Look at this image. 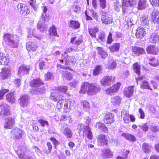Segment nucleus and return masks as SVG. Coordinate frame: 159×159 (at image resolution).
I'll use <instances>...</instances> for the list:
<instances>
[{
	"instance_id": "1",
	"label": "nucleus",
	"mask_w": 159,
	"mask_h": 159,
	"mask_svg": "<svg viewBox=\"0 0 159 159\" xmlns=\"http://www.w3.org/2000/svg\"><path fill=\"white\" fill-rule=\"evenodd\" d=\"M101 89L100 87H98L95 83L85 82L81 83L79 93L85 94L86 93L88 95L92 96L99 92Z\"/></svg>"
},
{
	"instance_id": "2",
	"label": "nucleus",
	"mask_w": 159,
	"mask_h": 159,
	"mask_svg": "<svg viewBox=\"0 0 159 159\" xmlns=\"http://www.w3.org/2000/svg\"><path fill=\"white\" fill-rule=\"evenodd\" d=\"M44 84L40 78L34 79L29 82V85L31 88L30 90V93L34 94H42L45 91V86L41 87H39V86Z\"/></svg>"
},
{
	"instance_id": "3",
	"label": "nucleus",
	"mask_w": 159,
	"mask_h": 159,
	"mask_svg": "<svg viewBox=\"0 0 159 159\" xmlns=\"http://www.w3.org/2000/svg\"><path fill=\"white\" fill-rule=\"evenodd\" d=\"M68 87L65 85L58 86L51 93L50 98L52 100L57 102L63 97V94L66 93Z\"/></svg>"
},
{
	"instance_id": "4",
	"label": "nucleus",
	"mask_w": 159,
	"mask_h": 159,
	"mask_svg": "<svg viewBox=\"0 0 159 159\" xmlns=\"http://www.w3.org/2000/svg\"><path fill=\"white\" fill-rule=\"evenodd\" d=\"M57 66L58 69H63L62 70L61 69L59 71L63 78H65L69 80H72L73 77V75L67 70H73L70 67L67 66H63V65L59 63L57 64Z\"/></svg>"
},
{
	"instance_id": "5",
	"label": "nucleus",
	"mask_w": 159,
	"mask_h": 159,
	"mask_svg": "<svg viewBox=\"0 0 159 159\" xmlns=\"http://www.w3.org/2000/svg\"><path fill=\"white\" fill-rule=\"evenodd\" d=\"M78 126L80 131H82L84 135H85L89 140H91L93 139V135L90 127L84 125L83 124H79Z\"/></svg>"
},
{
	"instance_id": "6",
	"label": "nucleus",
	"mask_w": 159,
	"mask_h": 159,
	"mask_svg": "<svg viewBox=\"0 0 159 159\" xmlns=\"http://www.w3.org/2000/svg\"><path fill=\"white\" fill-rule=\"evenodd\" d=\"M109 137L103 134H100L96 137L97 145L99 147L107 146L109 144Z\"/></svg>"
},
{
	"instance_id": "7",
	"label": "nucleus",
	"mask_w": 159,
	"mask_h": 159,
	"mask_svg": "<svg viewBox=\"0 0 159 159\" xmlns=\"http://www.w3.org/2000/svg\"><path fill=\"white\" fill-rule=\"evenodd\" d=\"M24 133V130L17 127L14 128L10 131L11 138L15 140H18L21 139Z\"/></svg>"
},
{
	"instance_id": "8",
	"label": "nucleus",
	"mask_w": 159,
	"mask_h": 159,
	"mask_svg": "<svg viewBox=\"0 0 159 159\" xmlns=\"http://www.w3.org/2000/svg\"><path fill=\"white\" fill-rule=\"evenodd\" d=\"M121 85V84L120 82H117L107 89L105 92L107 95L112 96L118 92Z\"/></svg>"
},
{
	"instance_id": "9",
	"label": "nucleus",
	"mask_w": 159,
	"mask_h": 159,
	"mask_svg": "<svg viewBox=\"0 0 159 159\" xmlns=\"http://www.w3.org/2000/svg\"><path fill=\"white\" fill-rule=\"evenodd\" d=\"M103 121L105 124L111 125L115 121L114 115L112 113L106 112L103 113Z\"/></svg>"
},
{
	"instance_id": "10",
	"label": "nucleus",
	"mask_w": 159,
	"mask_h": 159,
	"mask_svg": "<svg viewBox=\"0 0 159 159\" xmlns=\"http://www.w3.org/2000/svg\"><path fill=\"white\" fill-rule=\"evenodd\" d=\"M31 70V68L29 66L22 65L19 67L17 74L19 76L28 75Z\"/></svg>"
},
{
	"instance_id": "11",
	"label": "nucleus",
	"mask_w": 159,
	"mask_h": 159,
	"mask_svg": "<svg viewBox=\"0 0 159 159\" xmlns=\"http://www.w3.org/2000/svg\"><path fill=\"white\" fill-rule=\"evenodd\" d=\"M10 106L6 104L2 103L0 105V116L5 117L11 114Z\"/></svg>"
},
{
	"instance_id": "12",
	"label": "nucleus",
	"mask_w": 159,
	"mask_h": 159,
	"mask_svg": "<svg viewBox=\"0 0 159 159\" xmlns=\"http://www.w3.org/2000/svg\"><path fill=\"white\" fill-rule=\"evenodd\" d=\"M11 69L7 67H2L0 72V78L2 80H5L11 77Z\"/></svg>"
},
{
	"instance_id": "13",
	"label": "nucleus",
	"mask_w": 159,
	"mask_h": 159,
	"mask_svg": "<svg viewBox=\"0 0 159 159\" xmlns=\"http://www.w3.org/2000/svg\"><path fill=\"white\" fill-rule=\"evenodd\" d=\"M115 76L112 75H106L100 80L101 84L103 86H109L115 82Z\"/></svg>"
},
{
	"instance_id": "14",
	"label": "nucleus",
	"mask_w": 159,
	"mask_h": 159,
	"mask_svg": "<svg viewBox=\"0 0 159 159\" xmlns=\"http://www.w3.org/2000/svg\"><path fill=\"white\" fill-rule=\"evenodd\" d=\"M3 124L5 129H11L15 126L16 123L15 118L12 117H9L5 118Z\"/></svg>"
},
{
	"instance_id": "15",
	"label": "nucleus",
	"mask_w": 159,
	"mask_h": 159,
	"mask_svg": "<svg viewBox=\"0 0 159 159\" xmlns=\"http://www.w3.org/2000/svg\"><path fill=\"white\" fill-rule=\"evenodd\" d=\"M145 30L142 27H139L131 31V36L134 38L141 39L145 33Z\"/></svg>"
},
{
	"instance_id": "16",
	"label": "nucleus",
	"mask_w": 159,
	"mask_h": 159,
	"mask_svg": "<svg viewBox=\"0 0 159 159\" xmlns=\"http://www.w3.org/2000/svg\"><path fill=\"white\" fill-rule=\"evenodd\" d=\"M64 111L66 113L70 111L68 107V102L66 99H62L61 100L60 102H58L57 105V107L58 109L59 110L63 107Z\"/></svg>"
},
{
	"instance_id": "17",
	"label": "nucleus",
	"mask_w": 159,
	"mask_h": 159,
	"mask_svg": "<svg viewBox=\"0 0 159 159\" xmlns=\"http://www.w3.org/2000/svg\"><path fill=\"white\" fill-rule=\"evenodd\" d=\"M85 13L86 16V19L87 20H93V18L91 17V16L95 19L97 20L98 19V15L97 13L93 10L90 9L88 10V11L86 10Z\"/></svg>"
},
{
	"instance_id": "18",
	"label": "nucleus",
	"mask_w": 159,
	"mask_h": 159,
	"mask_svg": "<svg viewBox=\"0 0 159 159\" xmlns=\"http://www.w3.org/2000/svg\"><path fill=\"white\" fill-rule=\"evenodd\" d=\"M26 48L27 50L29 52L36 51L38 48L37 44L34 41H28L26 43Z\"/></svg>"
},
{
	"instance_id": "19",
	"label": "nucleus",
	"mask_w": 159,
	"mask_h": 159,
	"mask_svg": "<svg viewBox=\"0 0 159 159\" xmlns=\"http://www.w3.org/2000/svg\"><path fill=\"white\" fill-rule=\"evenodd\" d=\"M29 99V96L26 94L21 96L18 100L20 106L23 107L27 106Z\"/></svg>"
},
{
	"instance_id": "20",
	"label": "nucleus",
	"mask_w": 159,
	"mask_h": 159,
	"mask_svg": "<svg viewBox=\"0 0 159 159\" xmlns=\"http://www.w3.org/2000/svg\"><path fill=\"white\" fill-rule=\"evenodd\" d=\"M10 60L5 54L0 52V65L7 66L9 65Z\"/></svg>"
},
{
	"instance_id": "21",
	"label": "nucleus",
	"mask_w": 159,
	"mask_h": 159,
	"mask_svg": "<svg viewBox=\"0 0 159 159\" xmlns=\"http://www.w3.org/2000/svg\"><path fill=\"white\" fill-rule=\"evenodd\" d=\"M104 123L98 122L96 123V127L100 131L104 133H107L108 132V129Z\"/></svg>"
},
{
	"instance_id": "22",
	"label": "nucleus",
	"mask_w": 159,
	"mask_h": 159,
	"mask_svg": "<svg viewBox=\"0 0 159 159\" xmlns=\"http://www.w3.org/2000/svg\"><path fill=\"white\" fill-rule=\"evenodd\" d=\"M140 21L142 26H145V27L147 29L149 28V20L147 15L144 14L142 15L140 18Z\"/></svg>"
},
{
	"instance_id": "23",
	"label": "nucleus",
	"mask_w": 159,
	"mask_h": 159,
	"mask_svg": "<svg viewBox=\"0 0 159 159\" xmlns=\"http://www.w3.org/2000/svg\"><path fill=\"white\" fill-rule=\"evenodd\" d=\"M101 20L103 24L109 25L112 23L113 19L107 15H102L101 17Z\"/></svg>"
},
{
	"instance_id": "24",
	"label": "nucleus",
	"mask_w": 159,
	"mask_h": 159,
	"mask_svg": "<svg viewBox=\"0 0 159 159\" xmlns=\"http://www.w3.org/2000/svg\"><path fill=\"white\" fill-rule=\"evenodd\" d=\"M102 156L104 159L111 158L113 156V154L111 150L108 148L103 149L102 151Z\"/></svg>"
},
{
	"instance_id": "25",
	"label": "nucleus",
	"mask_w": 159,
	"mask_h": 159,
	"mask_svg": "<svg viewBox=\"0 0 159 159\" xmlns=\"http://www.w3.org/2000/svg\"><path fill=\"white\" fill-rule=\"evenodd\" d=\"M88 32L92 38H96V33L99 31V29L96 26L91 27L88 29Z\"/></svg>"
},
{
	"instance_id": "26",
	"label": "nucleus",
	"mask_w": 159,
	"mask_h": 159,
	"mask_svg": "<svg viewBox=\"0 0 159 159\" xmlns=\"http://www.w3.org/2000/svg\"><path fill=\"white\" fill-rule=\"evenodd\" d=\"M151 19L153 23L156 24L157 26H159V15L157 12L153 11L152 13Z\"/></svg>"
},
{
	"instance_id": "27",
	"label": "nucleus",
	"mask_w": 159,
	"mask_h": 159,
	"mask_svg": "<svg viewBox=\"0 0 159 159\" xmlns=\"http://www.w3.org/2000/svg\"><path fill=\"white\" fill-rule=\"evenodd\" d=\"M22 148L20 147L16 151V153L18 155V157L20 159H30V157L26 155L23 152Z\"/></svg>"
},
{
	"instance_id": "28",
	"label": "nucleus",
	"mask_w": 159,
	"mask_h": 159,
	"mask_svg": "<svg viewBox=\"0 0 159 159\" xmlns=\"http://www.w3.org/2000/svg\"><path fill=\"white\" fill-rule=\"evenodd\" d=\"M68 27L71 29L76 30L80 27V24L78 21L71 20L69 22Z\"/></svg>"
},
{
	"instance_id": "29",
	"label": "nucleus",
	"mask_w": 159,
	"mask_h": 159,
	"mask_svg": "<svg viewBox=\"0 0 159 159\" xmlns=\"http://www.w3.org/2000/svg\"><path fill=\"white\" fill-rule=\"evenodd\" d=\"M96 49L98 51V54L99 55L101 58L105 59L108 56V54L101 47H97Z\"/></svg>"
},
{
	"instance_id": "30",
	"label": "nucleus",
	"mask_w": 159,
	"mask_h": 159,
	"mask_svg": "<svg viewBox=\"0 0 159 159\" xmlns=\"http://www.w3.org/2000/svg\"><path fill=\"white\" fill-rule=\"evenodd\" d=\"M146 50L149 54H157L158 52L157 48L154 45H149L147 48Z\"/></svg>"
},
{
	"instance_id": "31",
	"label": "nucleus",
	"mask_w": 159,
	"mask_h": 159,
	"mask_svg": "<svg viewBox=\"0 0 159 159\" xmlns=\"http://www.w3.org/2000/svg\"><path fill=\"white\" fill-rule=\"evenodd\" d=\"M48 34L50 36H56L59 37L58 34L57 29L54 25H52L48 30Z\"/></svg>"
},
{
	"instance_id": "32",
	"label": "nucleus",
	"mask_w": 159,
	"mask_h": 159,
	"mask_svg": "<svg viewBox=\"0 0 159 159\" xmlns=\"http://www.w3.org/2000/svg\"><path fill=\"white\" fill-rule=\"evenodd\" d=\"M121 101V98L118 96H115L111 99V103L114 106H117L120 104Z\"/></svg>"
},
{
	"instance_id": "33",
	"label": "nucleus",
	"mask_w": 159,
	"mask_h": 159,
	"mask_svg": "<svg viewBox=\"0 0 159 159\" xmlns=\"http://www.w3.org/2000/svg\"><path fill=\"white\" fill-rule=\"evenodd\" d=\"M132 51L134 56H139L145 53V50L143 48H140L134 47L133 48Z\"/></svg>"
},
{
	"instance_id": "34",
	"label": "nucleus",
	"mask_w": 159,
	"mask_h": 159,
	"mask_svg": "<svg viewBox=\"0 0 159 159\" xmlns=\"http://www.w3.org/2000/svg\"><path fill=\"white\" fill-rule=\"evenodd\" d=\"M120 47V44L119 43H116L110 46L108 48L111 52H114L119 51Z\"/></svg>"
},
{
	"instance_id": "35",
	"label": "nucleus",
	"mask_w": 159,
	"mask_h": 159,
	"mask_svg": "<svg viewBox=\"0 0 159 159\" xmlns=\"http://www.w3.org/2000/svg\"><path fill=\"white\" fill-rule=\"evenodd\" d=\"M6 100L11 103H13L15 102V98L14 94L12 92H9L7 93L6 95Z\"/></svg>"
},
{
	"instance_id": "36",
	"label": "nucleus",
	"mask_w": 159,
	"mask_h": 159,
	"mask_svg": "<svg viewBox=\"0 0 159 159\" xmlns=\"http://www.w3.org/2000/svg\"><path fill=\"white\" fill-rule=\"evenodd\" d=\"M149 41L152 43H156L159 41V35L157 33H152L150 38Z\"/></svg>"
},
{
	"instance_id": "37",
	"label": "nucleus",
	"mask_w": 159,
	"mask_h": 159,
	"mask_svg": "<svg viewBox=\"0 0 159 159\" xmlns=\"http://www.w3.org/2000/svg\"><path fill=\"white\" fill-rule=\"evenodd\" d=\"M102 70V68L101 65H97L93 70V75L95 76L99 75Z\"/></svg>"
},
{
	"instance_id": "38",
	"label": "nucleus",
	"mask_w": 159,
	"mask_h": 159,
	"mask_svg": "<svg viewBox=\"0 0 159 159\" xmlns=\"http://www.w3.org/2000/svg\"><path fill=\"white\" fill-rule=\"evenodd\" d=\"M142 148L143 149L145 153H147L151 152V146L148 143H143Z\"/></svg>"
},
{
	"instance_id": "39",
	"label": "nucleus",
	"mask_w": 159,
	"mask_h": 159,
	"mask_svg": "<svg viewBox=\"0 0 159 159\" xmlns=\"http://www.w3.org/2000/svg\"><path fill=\"white\" fill-rule=\"evenodd\" d=\"M63 133L65 136L68 138H71L73 134V133L71 129L67 128L64 129Z\"/></svg>"
},
{
	"instance_id": "40",
	"label": "nucleus",
	"mask_w": 159,
	"mask_h": 159,
	"mask_svg": "<svg viewBox=\"0 0 159 159\" xmlns=\"http://www.w3.org/2000/svg\"><path fill=\"white\" fill-rule=\"evenodd\" d=\"M146 2L145 0H140L138 4L137 8L139 10H143L145 8Z\"/></svg>"
},
{
	"instance_id": "41",
	"label": "nucleus",
	"mask_w": 159,
	"mask_h": 159,
	"mask_svg": "<svg viewBox=\"0 0 159 159\" xmlns=\"http://www.w3.org/2000/svg\"><path fill=\"white\" fill-rule=\"evenodd\" d=\"M149 63L151 66L154 67H156L159 65L158 60L153 57L149 58Z\"/></svg>"
},
{
	"instance_id": "42",
	"label": "nucleus",
	"mask_w": 159,
	"mask_h": 159,
	"mask_svg": "<svg viewBox=\"0 0 159 159\" xmlns=\"http://www.w3.org/2000/svg\"><path fill=\"white\" fill-rule=\"evenodd\" d=\"M105 34L103 32H102L99 34L98 38H96V40L99 42H102L105 40Z\"/></svg>"
},
{
	"instance_id": "43",
	"label": "nucleus",
	"mask_w": 159,
	"mask_h": 159,
	"mask_svg": "<svg viewBox=\"0 0 159 159\" xmlns=\"http://www.w3.org/2000/svg\"><path fill=\"white\" fill-rule=\"evenodd\" d=\"M46 145L48 147V149H46L44 151V152L46 154H50L52 150V146L51 143L50 142H47Z\"/></svg>"
},
{
	"instance_id": "44",
	"label": "nucleus",
	"mask_w": 159,
	"mask_h": 159,
	"mask_svg": "<svg viewBox=\"0 0 159 159\" xmlns=\"http://www.w3.org/2000/svg\"><path fill=\"white\" fill-rule=\"evenodd\" d=\"M129 3V0H123L122 3V8L123 11L125 13L127 10L128 7V4Z\"/></svg>"
},
{
	"instance_id": "45",
	"label": "nucleus",
	"mask_w": 159,
	"mask_h": 159,
	"mask_svg": "<svg viewBox=\"0 0 159 159\" xmlns=\"http://www.w3.org/2000/svg\"><path fill=\"white\" fill-rule=\"evenodd\" d=\"M9 91V90L7 89H0V100H2L5 95Z\"/></svg>"
},
{
	"instance_id": "46",
	"label": "nucleus",
	"mask_w": 159,
	"mask_h": 159,
	"mask_svg": "<svg viewBox=\"0 0 159 159\" xmlns=\"http://www.w3.org/2000/svg\"><path fill=\"white\" fill-rule=\"evenodd\" d=\"M133 68L134 72H135L139 75H140V68L137 63H134L133 65Z\"/></svg>"
},
{
	"instance_id": "47",
	"label": "nucleus",
	"mask_w": 159,
	"mask_h": 159,
	"mask_svg": "<svg viewBox=\"0 0 159 159\" xmlns=\"http://www.w3.org/2000/svg\"><path fill=\"white\" fill-rule=\"evenodd\" d=\"M49 139L53 143L54 147L55 148H56L60 144V142L54 137H52L50 138Z\"/></svg>"
},
{
	"instance_id": "48",
	"label": "nucleus",
	"mask_w": 159,
	"mask_h": 159,
	"mask_svg": "<svg viewBox=\"0 0 159 159\" xmlns=\"http://www.w3.org/2000/svg\"><path fill=\"white\" fill-rule=\"evenodd\" d=\"M73 11L77 14L80 13L81 11V7L79 5H75L72 7Z\"/></svg>"
},
{
	"instance_id": "49",
	"label": "nucleus",
	"mask_w": 159,
	"mask_h": 159,
	"mask_svg": "<svg viewBox=\"0 0 159 159\" xmlns=\"http://www.w3.org/2000/svg\"><path fill=\"white\" fill-rule=\"evenodd\" d=\"M149 129L152 132L156 133L159 131V128L155 124L151 125L149 127Z\"/></svg>"
},
{
	"instance_id": "50",
	"label": "nucleus",
	"mask_w": 159,
	"mask_h": 159,
	"mask_svg": "<svg viewBox=\"0 0 159 159\" xmlns=\"http://www.w3.org/2000/svg\"><path fill=\"white\" fill-rule=\"evenodd\" d=\"M38 122L43 127H44L45 125L48 126L49 125L48 121L43 119L38 120Z\"/></svg>"
},
{
	"instance_id": "51",
	"label": "nucleus",
	"mask_w": 159,
	"mask_h": 159,
	"mask_svg": "<svg viewBox=\"0 0 159 159\" xmlns=\"http://www.w3.org/2000/svg\"><path fill=\"white\" fill-rule=\"evenodd\" d=\"M141 87L142 89H149L152 90V89L150 88L149 83L146 81L143 82L141 84Z\"/></svg>"
},
{
	"instance_id": "52",
	"label": "nucleus",
	"mask_w": 159,
	"mask_h": 159,
	"mask_svg": "<svg viewBox=\"0 0 159 159\" xmlns=\"http://www.w3.org/2000/svg\"><path fill=\"white\" fill-rule=\"evenodd\" d=\"M12 36L11 34L8 33H6L3 36V39L6 42L8 43L11 40Z\"/></svg>"
},
{
	"instance_id": "53",
	"label": "nucleus",
	"mask_w": 159,
	"mask_h": 159,
	"mask_svg": "<svg viewBox=\"0 0 159 159\" xmlns=\"http://www.w3.org/2000/svg\"><path fill=\"white\" fill-rule=\"evenodd\" d=\"M45 22H43V21H42V20L41 19L39 20L37 25V28L38 29L40 30H43L44 28V24Z\"/></svg>"
},
{
	"instance_id": "54",
	"label": "nucleus",
	"mask_w": 159,
	"mask_h": 159,
	"mask_svg": "<svg viewBox=\"0 0 159 159\" xmlns=\"http://www.w3.org/2000/svg\"><path fill=\"white\" fill-rule=\"evenodd\" d=\"M100 7L102 9H105L107 6V2L106 0H98Z\"/></svg>"
},
{
	"instance_id": "55",
	"label": "nucleus",
	"mask_w": 159,
	"mask_h": 159,
	"mask_svg": "<svg viewBox=\"0 0 159 159\" xmlns=\"http://www.w3.org/2000/svg\"><path fill=\"white\" fill-rule=\"evenodd\" d=\"M22 15L24 16H26L30 14V11L28 6L25 7V8L21 12Z\"/></svg>"
},
{
	"instance_id": "56",
	"label": "nucleus",
	"mask_w": 159,
	"mask_h": 159,
	"mask_svg": "<svg viewBox=\"0 0 159 159\" xmlns=\"http://www.w3.org/2000/svg\"><path fill=\"white\" fill-rule=\"evenodd\" d=\"M116 66V63L115 61H113L108 64V68L109 69L113 70Z\"/></svg>"
},
{
	"instance_id": "57",
	"label": "nucleus",
	"mask_w": 159,
	"mask_h": 159,
	"mask_svg": "<svg viewBox=\"0 0 159 159\" xmlns=\"http://www.w3.org/2000/svg\"><path fill=\"white\" fill-rule=\"evenodd\" d=\"M112 34L111 32L109 33L107 41V44H110L113 41V40L112 38Z\"/></svg>"
},
{
	"instance_id": "58",
	"label": "nucleus",
	"mask_w": 159,
	"mask_h": 159,
	"mask_svg": "<svg viewBox=\"0 0 159 159\" xmlns=\"http://www.w3.org/2000/svg\"><path fill=\"white\" fill-rule=\"evenodd\" d=\"M139 126L145 132L147 131L149 128L148 126L146 123L142 124L141 125H139Z\"/></svg>"
},
{
	"instance_id": "59",
	"label": "nucleus",
	"mask_w": 159,
	"mask_h": 159,
	"mask_svg": "<svg viewBox=\"0 0 159 159\" xmlns=\"http://www.w3.org/2000/svg\"><path fill=\"white\" fill-rule=\"evenodd\" d=\"M57 118H56V120L57 121H62L66 120L67 116L64 115H61L58 116Z\"/></svg>"
},
{
	"instance_id": "60",
	"label": "nucleus",
	"mask_w": 159,
	"mask_h": 159,
	"mask_svg": "<svg viewBox=\"0 0 159 159\" xmlns=\"http://www.w3.org/2000/svg\"><path fill=\"white\" fill-rule=\"evenodd\" d=\"M50 19V16L49 15H46L44 16L43 14H42L41 19L42 20V21H43V22L45 23L46 22H48Z\"/></svg>"
},
{
	"instance_id": "61",
	"label": "nucleus",
	"mask_w": 159,
	"mask_h": 159,
	"mask_svg": "<svg viewBox=\"0 0 159 159\" xmlns=\"http://www.w3.org/2000/svg\"><path fill=\"white\" fill-rule=\"evenodd\" d=\"M52 76L50 72H48L44 75V79L45 80L48 81L51 79Z\"/></svg>"
},
{
	"instance_id": "62",
	"label": "nucleus",
	"mask_w": 159,
	"mask_h": 159,
	"mask_svg": "<svg viewBox=\"0 0 159 159\" xmlns=\"http://www.w3.org/2000/svg\"><path fill=\"white\" fill-rule=\"evenodd\" d=\"M8 43L11 48H16L18 47L17 44L16 43H15L14 40L11 39Z\"/></svg>"
},
{
	"instance_id": "63",
	"label": "nucleus",
	"mask_w": 159,
	"mask_h": 159,
	"mask_svg": "<svg viewBox=\"0 0 159 159\" xmlns=\"http://www.w3.org/2000/svg\"><path fill=\"white\" fill-rule=\"evenodd\" d=\"M26 6L22 3H20L17 5V8L18 9L22 12Z\"/></svg>"
},
{
	"instance_id": "64",
	"label": "nucleus",
	"mask_w": 159,
	"mask_h": 159,
	"mask_svg": "<svg viewBox=\"0 0 159 159\" xmlns=\"http://www.w3.org/2000/svg\"><path fill=\"white\" fill-rule=\"evenodd\" d=\"M151 4L154 6H159V0H149Z\"/></svg>"
}]
</instances>
